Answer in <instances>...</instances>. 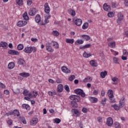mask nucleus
Returning a JSON list of instances; mask_svg holds the SVG:
<instances>
[{
	"label": "nucleus",
	"instance_id": "f257e3e1",
	"mask_svg": "<svg viewBox=\"0 0 128 128\" xmlns=\"http://www.w3.org/2000/svg\"><path fill=\"white\" fill-rule=\"evenodd\" d=\"M23 51L25 54H32V52H36V48L32 46H27L24 47Z\"/></svg>",
	"mask_w": 128,
	"mask_h": 128
},
{
	"label": "nucleus",
	"instance_id": "f03ea898",
	"mask_svg": "<svg viewBox=\"0 0 128 128\" xmlns=\"http://www.w3.org/2000/svg\"><path fill=\"white\" fill-rule=\"evenodd\" d=\"M74 92L76 94H78L79 96H81L82 98H85L86 97V93L84 92V90L78 88L74 90Z\"/></svg>",
	"mask_w": 128,
	"mask_h": 128
},
{
	"label": "nucleus",
	"instance_id": "7ed1b4c3",
	"mask_svg": "<svg viewBox=\"0 0 128 128\" xmlns=\"http://www.w3.org/2000/svg\"><path fill=\"white\" fill-rule=\"evenodd\" d=\"M117 16L118 18L116 20V22L118 24H120L122 20H124V14L121 12H119L118 13Z\"/></svg>",
	"mask_w": 128,
	"mask_h": 128
},
{
	"label": "nucleus",
	"instance_id": "20e7f679",
	"mask_svg": "<svg viewBox=\"0 0 128 128\" xmlns=\"http://www.w3.org/2000/svg\"><path fill=\"white\" fill-rule=\"evenodd\" d=\"M46 48L47 52H54V49L52 48V45H50V42H48L46 43Z\"/></svg>",
	"mask_w": 128,
	"mask_h": 128
},
{
	"label": "nucleus",
	"instance_id": "39448f33",
	"mask_svg": "<svg viewBox=\"0 0 128 128\" xmlns=\"http://www.w3.org/2000/svg\"><path fill=\"white\" fill-rule=\"evenodd\" d=\"M70 98L73 102H80V97L78 95H71L70 96Z\"/></svg>",
	"mask_w": 128,
	"mask_h": 128
},
{
	"label": "nucleus",
	"instance_id": "423d86ee",
	"mask_svg": "<svg viewBox=\"0 0 128 128\" xmlns=\"http://www.w3.org/2000/svg\"><path fill=\"white\" fill-rule=\"evenodd\" d=\"M26 24H28V21L20 20L17 22L16 26H19V28H22L24 26H26Z\"/></svg>",
	"mask_w": 128,
	"mask_h": 128
},
{
	"label": "nucleus",
	"instance_id": "0eeeda50",
	"mask_svg": "<svg viewBox=\"0 0 128 128\" xmlns=\"http://www.w3.org/2000/svg\"><path fill=\"white\" fill-rule=\"evenodd\" d=\"M44 10L46 14H50V8L48 2H46L44 4Z\"/></svg>",
	"mask_w": 128,
	"mask_h": 128
},
{
	"label": "nucleus",
	"instance_id": "6e6552de",
	"mask_svg": "<svg viewBox=\"0 0 128 128\" xmlns=\"http://www.w3.org/2000/svg\"><path fill=\"white\" fill-rule=\"evenodd\" d=\"M88 100H90L91 104H96L98 102V99L96 97L88 96Z\"/></svg>",
	"mask_w": 128,
	"mask_h": 128
},
{
	"label": "nucleus",
	"instance_id": "1a4fd4ad",
	"mask_svg": "<svg viewBox=\"0 0 128 128\" xmlns=\"http://www.w3.org/2000/svg\"><path fill=\"white\" fill-rule=\"evenodd\" d=\"M37 12H38V10H36V8H30L28 14L30 16H36Z\"/></svg>",
	"mask_w": 128,
	"mask_h": 128
},
{
	"label": "nucleus",
	"instance_id": "9d476101",
	"mask_svg": "<svg viewBox=\"0 0 128 128\" xmlns=\"http://www.w3.org/2000/svg\"><path fill=\"white\" fill-rule=\"evenodd\" d=\"M38 119L37 118H32L30 120V126H34L38 124Z\"/></svg>",
	"mask_w": 128,
	"mask_h": 128
},
{
	"label": "nucleus",
	"instance_id": "9b49d317",
	"mask_svg": "<svg viewBox=\"0 0 128 128\" xmlns=\"http://www.w3.org/2000/svg\"><path fill=\"white\" fill-rule=\"evenodd\" d=\"M8 54H12V56H20V52L14 50H10L8 51Z\"/></svg>",
	"mask_w": 128,
	"mask_h": 128
},
{
	"label": "nucleus",
	"instance_id": "f8f14e48",
	"mask_svg": "<svg viewBox=\"0 0 128 128\" xmlns=\"http://www.w3.org/2000/svg\"><path fill=\"white\" fill-rule=\"evenodd\" d=\"M61 70L62 72H64V74H70L72 72V71H70V70L68 69V68L66 66H62L61 68Z\"/></svg>",
	"mask_w": 128,
	"mask_h": 128
},
{
	"label": "nucleus",
	"instance_id": "ddd939ff",
	"mask_svg": "<svg viewBox=\"0 0 128 128\" xmlns=\"http://www.w3.org/2000/svg\"><path fill=\"white\" fill-rule=\"evenodd\" d=\"M73 22L75 24L76 26H82V20L80 18H76L74 20Z\"/></svg>",
	"mask_w": 128,
	"mask_h": 128
},
{
	"label": "nucleus",
	"instance_id": "4468645a",
	"mask_svg": "<svg viewBox=\"0 0 128 128\" xmlns=\"http://www.w3.org/2000/svg\"><path fill=\"white\" fill-rule=\"evenodd\" d=\"M72 113L73 116H76V118L80 116V112H78V110L77 109H72Z\"/></svg>",
	"mask_w": 128,
	"mask_h": 128
},
{
	"label": "nucleus",
	"instance_id": "2eb2a0df",
	"mask_svg": "<svg viewBox=\"0 0 128 128\" xmlns=\"http://www.w3.org/2000/svg\"><path fill=\"white\" fill-rule=\"evenodd\" d=\"M114 124V120H112V118L110 117L107 119L106 124L108 126H112Z\"/></svg>",
	"mask_w": 128,
	"mask_h": 128
},
{
	"label": "nucleus",
	"instance_id": "dca6fc26",
	"mask_svg": "<svg viewBox=\"0 0 128 128\" xmlns=\"http://www.w3.org/2000/svg\"><path fill=\"white\" fill-rule=\"evenodd\" d=\"M64 90V86L62 84H59L57 86V92H62Z\"/></svg>",
	"mask_w": 128,
	"mask_h": 128
},
{
	"label": "nucleus",
	"instance_id": "f3484780",
	"mask_svg": "<svg viewBox=\"0 0 128 128\" xmlns=\"http://www.w3.org/2000/svg\"><path fill=\"white\" fill-rule=\"evenodd\" d=\"M103 8L104 10H106V12H108V10H110V5H108L106 3H105L103 5Z\"/></svg>",
	"mask_w": 128,
	"mask_h": 128
},
{
	"label": "nucleus",
	"instance_id": "a211bd4d",
	"mask_svg": "<svg viewBox=\"0 0 128 128\" xmlns=\"http://www.w3.org/2000/svg\"><path fill=\"white\" fill-rule=\"evenodd\" d=\"M90 64L92 66H94V68H96L98 64V62L94 60H92L90 62Z\"/></svg>",
	"mask_w": 128,
	"mask_h": 128
},
{
	"label": "nucleus",
	"instance_id": "6ab92c4d",
	"mask_svg": "<svg viewBox=\"0 0 128 128\" xmlns=\"http://www.w3.org/2000/svg\"><path fill=\"white\" fill-rule=\"evenodd\" d=\"M18 64L20 66H26V61L22 58H20L18 60Z\"/></svg>",
	"mask_w": 128,
	"mask_h": 128
},
{
	"label": "nucleus",
	"instance_id": "aec40b11",
	"mask_svg": "<svg viewBox=\"0 0 128 128\" xmlns=\"http://www.w3.org/2000/svg\"><path fill=\"white\" fill-rule=\"evenodd\" d=\"M38 92L33 91L32 92L28 94V96L29 98H36V96H38Z\"/></svg>",
	"mask_w": 128,
	"mask_h": 128
},
{
	"label": "nucleus",
	"instance_id": "412c9836",
	"mask_svg": "<svg viewBox=\"0 0 128 128\" xmlns=\"http://www.w3.org/2000/svg\"><path fill=\"white\" fill-rule=\"evenodd\" d=\"M108 46L111 48H116V42L112 41L108 43Z\"/></svg>",
	"mask_w": 128,
	"mask_h": 128
},
{
	"label": "nucleus",
	"instance_id": "4be33fe9",
	"mask_svg": "<svg viewBox=\"0 0 128 128\" xmlns=\"http://www.w3.org/2000/svg\"><path fill=\"white\" fill-rule=\"evenodd\" d=\"M119 106L120 108H124V97H122L120 100Z\"/></svg>",
	"mask_w": 128,
	"mask_h": 128
},
{
	"label": "nucleus",
	"instance_id": "5701e85b",
	"mask_svg": "<svg viewBox=\"0 0 128 128\" xmlns=\"http://www.w3.org/2000/svg\"><path fill=\"white\" fill-rule=\"evenodd\" d=\"M84 58H90V56H92V53L91 52H88L86 51L84 52L82 54Z\"/></svg>",
	"mask_w": 128,
	"mask_h": 128
},
{
	"label": "nucleus",
	"instance_id": "b1692460",
	"mask_svg": "<svg viewBox=\"0 0 128 128\" xmlns=\"http://www.w3.org/2000/svg\"><path fill=\"white\" fill-rule=\"evenodd\" d=\"M0 48H8V43L4 42H0Z\"/></svg>",
	"mask_w": 128,
	"mask_h": 128
},
{
	"label": "nucleus",
	"instance_id": "393cba45",
	"mask_svg": "<svg viewBox=\"0 0 128 128\" xmlns=\"http://www.w3.org/2000/svg\"><path fill=\"white\" fill-rule=\"evenodd\" d=\"M92 46V44H86L84 46H80V50H86V48H90Z\"/></svg>",
	"mask_w": 128,
	"mask_h": 128
},
{
	"label": "nucleus",
	"instance_id": "a878e982",
	"mask_svg": "<svg viewBox=\"0 0 128 128\" xmlns=\"http://www.w3.org/2000/svg\"><path fill=\"white\" fill-rule=\"evenodd\" d=\"M35 20L37 22V24L40 22V20H42V18L40 17V14L36 15V16L35 17Z\"/></svg>",
	"mask_w": 128,
	"mask_h": 128
},
{
	"label": "nucleus",
	"instance_id": "bb28decb",
	"mask_svg": "<svg viewBox=\"0 0 128 128\" xmlns=\"http://www.w3.org/2000/svg\"><path fill=\"white\" fill-rule=\"evenodd\" d=\"M19 76H22V78H28L30 76V73L28 72H22L19 74Z\"/></svg>",
	"mask_w": 128,
	"mask_h": 128
},
{
	"label": "nucleus",
	"instance_id": "cd10ccee",
	"mask_svg": "<svg viewBox=\"0 0 128 128\" xmlns=\"http://www.w3.org/2000/svg\"><path fill=\"white\" fill-rule=\"evenodd\" d=\"M15 66L14 62H10L8 64V70H12Z\"/></svg>",
	"mask_w": 128,
	"mask_h": 128
},
{
	"label": "nucleus",
	"instance_id": "c85d7f7f",
	"mask_svg": "<svg viewBox=\"0 0 128 128\" xmlns=\"http://www.w3.org/2000/svg\"><path fill=\"white\" fill-rule=\"evenodd\" d=\"M81 38H82L84 40H85L86 42L90 40V36L88 35L83 34L80 36Z\"/></svg>",
	"mask_w": 128,
	"mask_h": 128
},
{
	"label": "nucleus",
	"instance_id": "c756f323",
	"mask_svg": "<svg viewBox=\"0 0 128 128\" xmlns=\"http://www.w3.org/2000/svg\"><path fill=\"white\" fill-rule=\"evenodd\" d=\"M22 108L24 110H30V106L28 104H22Z\"/></svg>",
	"mask_w": 128,
	"mask_h": 128
},
{
	"label": "nucleus",
	"instance_id": "7c9ffc66",
	"mask_svg": "<svg viewBox=\"0 0 128 128\" xmlns=\"http://www.w3.org/2000/svg\"><path fill=\"white\" fill-rule=\"evenodd\" d=\"M108 95L109 98H114V91L112 90H108Z\"/></svg>",
	"mask_w": 128,
	"mask_h": 128
},
{
	"label": "nucleus",
	"instance_id": "2f4dec72",
	"mask_svg": "<svg viewBox=\"0 0 128 128\" xmlns=\"http://www.w3.org/2000/svg\"><path fill=\"white\" fill-rule=\"evenodd\" d=\"M100 76L102 78H104L106 76H108V72L106 71H104L102 72L100 74Z\"/></svg>",
	"mask_w": 128,
	"mask_h": 128
},
{
	"label": "nucleus",
	"instance_id": "473e14b6",
	"mask_svg": "<svg viewBox=\"0 0 128 128\" xmlns=\"http://www.w3.org/2000/svg\"><path fill=\"white\" fill-rule=\"evenodd\" d=\"M66 44H72L74 42V38L70 39V38H66Z\"/></svg>",
	"mask_w": 128,
	"mask_h": 128
},
{
	"label": "nucleus",
	"instance_id": "72a5a7b5",
	"mask_svg": "<svg viewBox=\"0 0 128 128\" xmlns=\"http://www.w3.org/2000/svg\"><path fill=\"white\" fill-rule=\"evenodd\" d=\"M106 102H108V98H104V99H102L101 100V101L100 102V103L104 106H106Z\"/></svg>",
	"mask_w": 128,
	"mask_h": 128
},
{
	"label": "nucleus",
	"instance_id": "f704fd0d",
	"mask_svg": "<svg viewBox=\"0 0 128 128\" xmlns=\"http://www.w3.org/2000/svg\"><path fill=\"white\" fill-rule=\"evenodd\" d=\"M112 80L113 82V84H118V78L116 77H114L112 78Z\"/></svg>",
	"mask_w": 128,
	"mask_h": 128
},
{
	"label": "nucleus",
	"instance_id": "c9c22d12",
	"mask_svg": "<svg viewBox=\"0 0 128 128\" xmlns=\"http://www.w3.org/2000/svg\"><path fill=\"white\" fill-rule=\"evenodd\" d=\"M16 4L19 6H24V1L22 0H16Z\"/></svg>",
	"mask_w": 128,
	"mask_h": 128
},
{
	"label": "nucleus",
	"instance_id": "e433bc0d",
	"mask_svg": "<svg viewBox=\"0 0 128 128\" xmlns=\"http://www.w3.org/2000/svg\"><path fill=\"white\" fill-rule=\"evenodd\" d=\"M13 116H20V112L18 110H14L12 111Z\"/></svg>",
	"mask_w": 128,
	"mask_h": 128
},
{
	"label": "nucleus",
	"instance_id": "4c0bfd02",
	"mask_svg": "<svg viewBox=\"0 0 128 128\" xmlns=\"http://www.w3.org/2000/svg\"><path fill=\"white\" fill-rule=\"evenodd\" d=\"M84 44V40H82L78 39L75 42V44L76 46H78V44Z\"/></svg>",
	"mask_w": 128,
	"mask_h": 128
},
{
	"label": "nucleus",
	"instance_id": "58836bf2",
	"mask_svg": "<svg viewBox=\"0 0 128 128\" xmlns=\"http://www.w3.org/2000/svg\"><path fill=\"white\" fill-rule=\"evenodd\" d=\"M88 28V22H84L82 26V30H86Z\"/></svg>",
	"mask_w": 128,
	"mask_h": 128
},
{
	"label": "nucleus",
	"instance_id": "ea45409f",
	"mask_svg": "<svg viewBox=\"0 0 128 128\" xmlns=\"http://www.w3.org/2000/svg\"><path fill=\"white\" fill-rule=\"evenodd\" d=\"M52 44H53V46H54V48L58 49V43L56 42L52 41Z\"/></svg>",
	"mask_w": 128,
	"mask_h": 128
},
{
	"label": "nucleus",
	"instance_id": "a19ab883",
	"mask_svg": "<svg viewBox=\"0 0 128 128\" xmlns=\"http://www.w3.org/2000/svg\"><path fill=\"white\" fill-rule=\"evenodd\" d=\"M111 107L114 108L116 110H120V105L118 106L116 104H112L111 106Z\"/></svg>",
	"mask_w": 128,
	"mask_h": 128
},
{
	"label": "nucleus",
	"instance_id": "79ce46f5",
	"mask_svg": "<svg viewBox=\"0 0 128 128\" xmlns=\"http://www.w3.org/2000/svg\"><path fill=\"white\" fill-rule=\"evenodd\" d=\"M113 62L114 64H120V60L118 58L114 57L113 58Z\"/></svg>",
	"mask_w": 128,
	"mask_h": 128
},
{
	"label": "nucleus",
	"instance_id": "37998d69",
	"mask_svg": "<svg viewBox=\"0 0 128 128\" xmlns=\"http://www.w3.org/2000/svg\"><path fill=\"white\" fill-rule=\"evenodd\" d=\"M23 18L24 20H28L30 18H28V12H24V14H23Z\"/></svg>",
	"mask_w": 128,
	"mask_h": 128
},
{
	"label": "nucleus",
	"instance_id": "c03bdc74",
	"mask_svg": "<svg viewBox=\"0 0 128 128\" xmlns=\"http://www.w3.org/2000/svg\"><path fill=\"white\" fill-rule=\"evenodd\" d=\"M114 14H115L114 12H110L108 14V18H114Z\"/></svg>",
	"mask_w": 128,
	"mask_h": 128
},
{
	"label": "nucleus",
	"instance_id": "a18cd8bd",
	"mask_svg": "<svg viewBox=\"0 0 128 128\" xmlns=\"http://www.w3.org/2000/svg\"><path fill=\"white\" fill-rule=\"evenodd\" d=\"M76 102V101L71 102V105L72 106V108H78V104Z\"/></svg>",
	"mask_w": 128,
	"mask_h": 128
},
{
	"label": "nucleus",
	"instance_id": "49530a36",
	"mask_svg": "<svg viewBox=\"0 0 128 128\" xmlns=\"http://www.w3.org/2000/svg\"><path fill=\"white\" fill-rule=\"evenodd\" d=\"M17 48L18 50H24V44H18Z\"/></svg>",
	"mask_w": 128,
	"mask_h": 128
},
{
	"label": "nucleus",
	"instance_id": "de8ad7c7",
	"mask_svg": "<svg viewBox=\"0 0 128 128\" xmlns=\"http://www.w3.org/2000/svg\"><path fill=\"white\" fill-rule=\"evenodd\" d=\"M52 34L54 36H60V32L57 30H53L52 32Z\"/></svg>",
	"mask_w": 128,
	"mask_h": 128
},
{
	"label": "nucleus",
	"instance_id": "09e8293b",
	"mask_svg": "<svg viewBox=\"0 0 128 128\" xmlns=\"http://www.w3.org/2000/svg\"><path fill=\"white\" fill-rule=\"evenodd\" d=\"M62 122V120H60V119L58 118H56L54 119V124H60V122Z\"/></svg>",
	"mask_w": 128,
	"mask_h": 128
},
{
	"label": "nucleus",
	"instance_id": "8fccbe9b",
	"mask_svg": "<svg viewBox=\"0 0 128 128\" xmlns=\"http://www.w3.org/2000/svg\"><path fill=\"white\" fill-rule=\"evenodd\" d=\"M69 12H70L72 16H76V11L74 10H73L70 9L69 10Z\"/></svg>",
	"mask_w": 128,
	"mask_h": 128
},
{
	"label": "nucleus",
	"instance_id": "3c124183",
	"mask_svg": "<svg viewBox=\"0 0 128 128\" xmlns=\"http://www.w3.org/2000/svg\"><path fill=\"white\" fill-rule=\"evenodd\" d=\"M14 94H20V90L19 88H16L15 90H14V89L12 90Z\"/></svg>",
	"mask_w": 128,
	"mask_h": 128
},
{
	"label": "nucleus",
	"instance_id": "603ef678",
	"mask_svg": "<svg viewBox=\"0 0 128 128\" xmlns=\"http://www.w3.org/2000/svg\"><path fill=\"white\" fill-rule=\"evenodd\" d=\"M20 122H23L24 124H26V118H24V117H20Z\"/></svg>",
	"mask_w": 128,
	"mask_h": 128
},
{
	"label": "nucleus",
	"instance_id": "864d4df0",
	"mask_svg": "<svg viewBox=\"0 0 128 128\" xmlns=\"http://www.w3.org/2000/svg\"><path fill=\"white\" fill-rule=\"evenodd\" d=\"M74 78H76V76L74 75H70L68 78V80H70V82H72Z\"/></svg>",
	"mask_w": 128,
	"mask_h": 128
},
{
	"label": "nucleus",
	"instance_id": "5fc2aeb1",
	"mask_svg": "<svg viewBox=\"0 0 128 128\" xmlns=\"http://www.w3.org/2000/svg\"><path fill=\"white\" fill-rule=\"evenodd\" d=\"M100 90H95L93 91L92 94L93 96H98V94Z\"/></svg>",
	"mask_w": 128,
	"mask_h": 128
},
{
	"label": "nucleus",
	"instance_id": "6e6d98bb",
	"mask_svg": "<svg viewBox=\"0 0 128 128\" xmlns=\"http://www.w3.org/2000/svg\"><path fill=\"white\" fill-rule=\"evenodd\" d=\"M114 126H115V128H120V123L118 122H115L114 123Z\"/></svg>",
	"mask_w": 128,
	"mask_h": 128
},
{
	"label": "nucleus",
	"instance_id": "4d7b16f0",
	"mask_svg": "<svg viewBox=\"0 0 128 128\" xmlns=\"http://www.w3.org/2000/svg\"><path fill=\"white\" fill-rule=\"evenodd\" d=\"M110 100V102L112 104H114V102H116V99L114 98V97H110L109 98Z\"/></svg>",
	"mask_w": 128,
	"mask_h": 128
},
{
	"label": "nucleus",
	"instance_id": "13d9d810",
	"mask_svg": "<svg viewBox=\"0 0 128 128\" xmlns=\"http://www.w3.org/2000/svg\"><path fill=\"white\" fill-rule=\"evenodd\" d=\"M88 80H92V77L88 76V78H85L83 80V82H88Z\"/></svg>",
	"mask_w": 128,
	"mask_h": 128
},
{
	"label": "nucleus",
	"instance_id": "bf43d9fd",
	"mask_svg": "<svg viewBox=\"0 0 128 128\" xmlns=\"http://www.w3.org/2000/svg\"><path fill=\"white\" fill-rule=\"evenodd\" d=\"M64 90L67 92H70V87L68 85H66L64 86Z\"/></svg>",
	"mask_w": 128,
	"mask_h": 128
},
{
	"label": "nucleus",
	"instance_id": "052dcab7",
	"mask_svg": "<svg viewBox=\"0 0 128 128\" xmlns=\"http://www.w3.org/2000/svg\"><path fill=\"white\" fill-rule=\"evenodd\" d=\"M25 96H28V94L30 93H28V90H24V92H23Z\"/></svg>",
	"mask_w": 128,
	"mask_h": 128
},
{
	"label": "nucleus",
	"instance_id": "680f3d73",
	"mask_svg": "<svg viewBox=\"0 0 128 128\" xmlns=\"http://www.w3.org/2000/svg\"><path fill=\"white\" fill-rule=\"evenodd\" d=\"M110 52H112V54H114V56H118V52L114 51V50L112 49L110 50Z\"/></svg>",
	"mask_w": 128,
	"mask_h": 128
},
{
	"label": "nucleus",
	"instance_id": "e2e57ef3",
	"mask_svg": "<svg viewBox=\"0 0 128 128\" xmlns=\"http://www.w3.org/2000/svg\"><path fill=\"white\" fill-rule=\"evenodd\" d=\"M0 88L4 89L6 88V85L3 83L0 82Z\"/></svg>",
	"mask_w": 128,
	"mask_h": 128
},
{
	"label": "nucleus",
	"instance_id": "0e129e2a",
	"mask_svg": "<svg viewBox=\"0 0 128 128\" xmlns=\"http://www.w3.org/2000/svg\"><path fill=\"white\" fill-rule=\"evenodd\" d=\"M7 124H8V126H12V120L9 119L7 121Z\"/></svg>",
	"mask_w": 128,
	"mask_h": 128
},
{
	"label": "nucleus",
	"instance_id": "69168bd1",
	"mask_svg": "<svg viewBox=\"0 0 128 128\" xmlns=\"http://www.w3.org/2000/svg\"><path fill=\"white\" fill-rule=\"evenodd\" d=\"M32 0H28L27 1L28 6H32Z\"/></svg>",
	"mask_w": 128,
	"mask_h": 128
},
{
	"label": "nucleus",
	"instance_id": "338daca9",
	"mask_svg": "<svg viewBox=\"0 0 128 128\" xmlns=\"http://www.w3.org/2000/svg\"><path fill=\"white\" fill-rule=\"evenodd\" d=\"M82 112L84 114H86V112H88V109L86 108H82Z\"/></svg>",
	"mask_w": 128,
	"mask_h": 128
},
{
	"label": "nucleus",
	"instance_id": "774afa93",
	"mask_svg": "<svg viewBox=\"0 0 128 128\" xmlns=\"http://www.w3.org/2000/svg\"><path fill=\"white\" fill-rule=\"evenodd\" d=\"M4 94H6V96L10 94V91L8 90H4Z\"/></svg>",
	"mask_w": 128,
	"mask_h": 128
}]
</instances>
